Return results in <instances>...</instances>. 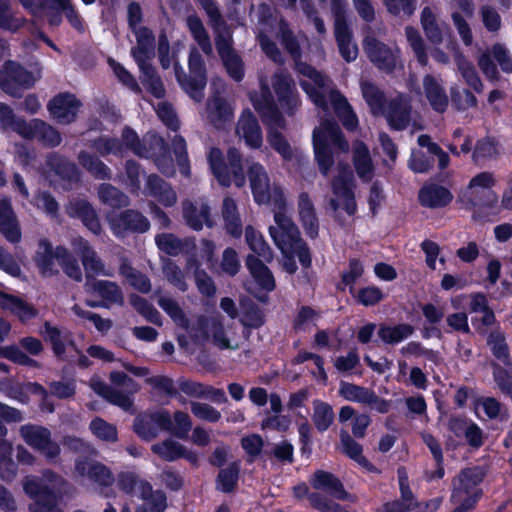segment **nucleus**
Returning <instances> with one entry per match:
<instances>
[{
	"instance_id": "f257e3e1",
	"label": "nucleus",
	"mask_w": 512,
	"mask_h": 512,
	"mask_svg": "<svg viewBox=\"0 0 512 512\" xmlns=\"http://www.w3.org/2000/svg\"><path fill=\"white\" fill-rule=\"evenodd\" d=\"M272 87L278 104L267 85H262L260 94L251 96V102L261 121L268 128L284 129L286 120L282 111L288 116H294L301 104L295 81L287 71H277L272 76Z\"/></svg>"
},
{
	"instance_id": "f03ea898",
	"label": "nucleus",
	"mask_w": 512,
	"mask_h": 512,
	"mask_svg": "<svg viewBox=\"0 0 512 512\" xmlns=\"http://www.w3.org/2000/svg\"><path fill=\"white\" fill-rule=\"evenodd\" d=\"M312 140L315 161L320 173L326 177L335 163L331 146L339 152H348V141L334 120H325L319 128H315Z\"/></svg>"
},
{
	"instance_id": "7ed1b4c3",
	"label": "nucleus",
	"mask_w": 512,
	"mask_h": 512,
	"mask_svg": "<svg viewBox=\"0 0 512 512\" xmlns=\"http://www.w3.org/2000/svg\"><path fill=\"white\" fill-rule=\"evenodd\" d=\"M208 163L213 176L221 187H230L232 181L239 188L244 186L246 178L242 155L235 147H230L227 150V160L220 148L212 147L208 153Z\"/></svg>"
},
{
	"instance_id": "20e7f679",
	"label": "nucleus",
	"mask_w": 512,
	"mask_h": 512,
	"mask_svg": "<svg viewBox=\"0 0 512 512\" xmlns=\"http://www.w3.org/2000/svg\"><path fill=\"white\" fill-rule=\"evenodd\" d=\"M35 82L34 74L17 61L6 60L0 68V88L13 98H21Z\"/></svg>"
},
{
	"instance_id": "39448f33",
	"label": "nucleus",
	"mask_w": 512,
	"mask_h": 512,
	"mask_svg": "<svg viewBox=\"0 0 512 512\" xmlns=\"http://www.w3.org/2000/svg\"><path fill=\"white\" fill-rule=\"evenodd\" d=\"M489 473L487 465H473L462 468L459 473L452 479L450 501L456 504L461 498L469 497L473 494H480L479 500L483 495L480 485Z\"/></svg>"
},
{
	"instance_id": "423d86ee",
	"label": "nucleus",
	"mask_w": 512,
	"mask_h": 512,
	"mask_svg": "<svg viewBox=\"0 0 512 512\" xmlns=\"http://www.w3.org/2000/svg\"><path fill=\"white\" fill-rule=\"evenodd\" d=\"M345 0H332L331 8L334 16V35L341 57L348 63L358 56L357 44L352 43L353 32L347 21Z\"/></svg>"
},
{
	"instance_id": "0eeeda50",
	"label": "nucleus",
	"mask_w": 512,
	"mask_h": 512,
	"mask_svg": "<svg viewBox=\"0 0 512 512\" xmlns=\"http://www.w3.org/2000/svg\"><path fill=\"white\" fill-rule=\"evenodd\" d=\"M110 228L117 238L145 234L150 230L149 219L139 210L128 208L108 218Z\"/></svg>"
},
{
	"instance_id": "6e6552de",
	"label": "nucleus",
	"mask_w": 512,
	"mask_h": 512,
	"mask_svg": "<svg viewBox=\"0 0 512 512\" xmlns=\"http://www.w3.org/2000/svg\"><path fill=\"white\" fill-rule=\"evenodd\" d=\"M21 434L31 448L39 452L49 461L59 457L61 453L60 445L52 440L51 431L38 425H26L21 427Z\"/></svg>"
},
{
	"instance_id": "1a4fd4ad",
	"label": "nucleus",
	"mask_w": 512,
	"mask_h": 512,
	"mask_svg": "<svg viewBox=\"0 0 512 512\" xmlns=\"http://www.w3.org/2000/svg\"><path fill=\"white\" fill-rule=\"evenodd\" d=\"M24 492L34 501L29 506L30 512H62L58 508L59 496L53 488L39 479L27 480Z\"/></svg>"
},
{
	"instance_id": "9d476101",
	"label": "nucleus",
	"mask_w": 512,
	"mask_h": 512,
	"mask_svg": "<svg viewBox=\"0 0 512 512\" xmlns=\"http://www.w3.org/2000/svg\"><path fill=\"white\" fill-rule=\"evenodd\" d=\"M133 430L142 440L151 441L159 430L172 431V417L167 410L140 414L134 419Z\"/></svg>"
},
{
	"instance_id": "9b49d317",
	"label": "nucleus",
	"mask_w": 512,
	"mask_h": 512,
	"mask_svg": "<svg viewBox=\"0 0 512 512\" xmlns=\"http://www.w3.org/2000/svg\"><path fill=\"white\" fill-rule=\"evenodd\" d=\"M400 498L384 502L374 512H411L419 508L420 504L413 493L405 467L397 469Z\"/></svg>"
},
{
	"instance_id": "f8f14e48",
	"label": "nucleus",
	"mask_w": 512,
	"mask_h": 512,
	"mask_svg": "<svg viewBox=\"0 0 512 512\" xmlns=\"http://www.w3.org/2000/svg\"><path fill=\"white\" fill-rule=\"evenodd\" d=\"M21 137L27 140L37 139L43 146L55 148L62 142L60 132L45 121L34 118L21 122L19 126Z\"/></svg>"
},
{
	"instance_id": "ddd939ff",
	"label": "nucleus",
	"mask_w": 512,
	"mask_h": 512,
	"mask_svg": "<svg viewBox=\"0 0 512 512\" xmlns=\"http://www.w3.org/2000/svg\"><path fill=\"white\" fill-rule=\"evenodd\" d=\"M81 106V101L74 94L60 92L50 99L47 110L59 123L71 124L76 120Z\"/></svg>"
},
{
	"instance_id": "4468645a",
	"label": "nucleus",
	"mask_w": 512,
	"mask_h": 512,
	"mask_svg": "<svg viewBox=\"0 0 512 512\" xmlns=\"http://www.w3.org/2000/svg\"><path fill=\"white\" fill-rule=\"evenodd\" d=\"M75 472L101 488L111 487L115 482L114 474L108 466L87 457L76 459Z\"/></svg>"
},
{
	"instance_id": "2eb2a0df",
	"label": "nucleus",
	"mask_w": 512,
	"mask_h": 512,
	"mask_svg": "<svg viewBox=\"0 0 512 512\" xmlns=\"http://www.w3.org/2000/svg\"><path fill=\"white\" fill-rule=\"evenodd\" d=\"M284 257L283 267L288 274H295L298 266L295 260L297 256L303 269H309L312 266V255L307 243L301 239L295 242H282L275 244Z\"/></svg>"
},
{
	"instance_id": "dca6fc26",
	"label": "nucleus",
	"mask_w": 512,
	"mask_h": 512,
	"mask_svg": "<svg viewBox=\"0 0 512 512\" xmlns=\"http://www.w3.org/2000/svg\"><path fill=\"white\" fill-rule=\"evenodd\" d=\"M363 48L368 59L379 69L387 73L394 71L396 57L392 49L374 36H366Z\"/></svg>"
},
{
	"instance_id": "f3484780",
	"label": "nucleus",
	"mask_w": 512,
	"mask_h": 512,
	"mask_svg": "<svg viewBox=\"0 0 512 512\" xmlns=\"http://www.w3.org/2000/svg\"><path fill=\"white\" fill-rule=\"evenodd\" d=\"M42 329L43 340L50 345L52 353L57 360L64 361L66 359L67 347L76 349V344L70 330L54 326L49 321L43 323Z\"/></svg>"
},
{
	"instance_id": "a211bd4d",
	"label": "nucleus",
	"mask_w": 512,
	"mask_h": 512,
	"mask_svg": "<svg viewBox=\"0 0 512 512\" xmlns=\"http://www.w3.org/2000/svg\"><path fill=\"white\" fill-rule=\"evenodd\" d=\"M502 154V146L500 141L494 137L487 135L477 139L472 150V162L482 168L488 163L497 161Z\"/></svg>"
},
{
	"instance_id": "6ab92c4d",
	"label": "nucleus",
	"mask_w": 512,
	"mask_h": 512,
	"mask_svg": "<svg viewBox=\"0 0 512 512\" xmlns=\"http://www.w3.org/2000/svg\"><path fill=\"white\" fill-rule=\"evenodd\" d=\"M418 201L422 207L430 209L444 208L453 201L452 192L439 184H424L418 192Z\"/></svg>"
},
{
	"instance_id": "aec40b11",
	"label": "nucleus",
	"mask_w": 512,
	"mask_h": 512,
	"mask_svg": "<svg viewBox=\"0 0 512 512\" xmlns=\"http://www.w3.org/2000/svg\"><path fill=\"white\" fill-rule=\"evenodd\" d=\"M468 203L474 208L473 219L486 220L490 210L492 213L498 212L499 197L493 189H480L475 192H467Z\"/></svg>"
},
{
	"instance_id": "412c9836",
	"label": "nucleus",
	"mask_w": 512,
	"mask_h": 512,
	"mask_svg": "<svg viewBox=\"0 0 512 512\" xmlns=\"http://www.w3.org/2000/svg\"><path fill=\"white\" fill-rule=\"evenodd\" d=\"M144 193L164 207H172L177 202V195L171 184L157 174L147 176Z\"/></svg>"
},
{
	"instance_id": "4be33fe9",
	"label": "nucleus",
	"mask_w": 512,
	"mask_h": 512,
	"mask_svg": "<svg viewBox=\"0 0 512 512\" xmlns=\"http://www.w3.org/2000/svg\"><path fill=\"white\" fill-rule=\"evenodd\" d=\"M251 192L257 204L270 202L269 177L265 168L258 162L252 163L247 171Z\"/></svg>"
},
{
	"instance_id": "5701e85b",
	"label": "nucleus",
	"mask_w": 512,
	"mask_h": 512,
	"mask_svg": "<svg viewBox=\"0 0 512 512\" xmlns=\"http://www.w3.org/2000/svg\"><path fill=\"white\" fill-rule=\"evenodd\" d=\"M310 485L315 490H321L338 500H346L348 493L341 480L329 471L316 470L309 478Z\"/></svg>"
},
{
	"instance_id": "b1692460",
	"label": "nucleus",
	"mask_w": 512,
	"mask_h": 512,
	"mask_svg": "<svg viewBox=\"0 0 512 512\" xmlns=\"http://www.w3.org/2000/svg\"><path fill=\"white\" fill-rule=\"evenodd\" d=\"M286 209L276 210L274 220L277 227L270 226L269 234L275 244L301 240L299 228L285 213Z\"/></svg>"
},
{
	"instance_id": "393cba45",
	"label": "nucleus",
	"mask_w": 512,
	"mask_h": 512,
	"mask_svg": "<svg viewBox=\"0 0 512 512\" xmlns=\"http://www.w3.org/2000/svg\"><path fill=\"white\" fill-rule=\"evenodd\" d=\"M385 118L391 130H405L411 120V106L400 97L391 99L385 108Z\"/></svg>"
},
{
	"instance_id": "a878e982",
	"label": "nucleus",
	"mask_w": 512,
	"mask_h": 512,
	"mask_svg": "<svg viewBox=\"0 0 512 512\" xmlns=\"http://www.w3.org/2000/svg\"><path fill=\"white\" fill-rule=\"evenodd\" d=\"M0 232L7 241L16 244L21 240V229L10 198L0 199Z\"/></svg>"
},
{
	"instance_id": "bb28decb",
	"label": "nucleus",
	"mask_w": 512,
	"mask_h": 512,
	"mask_svg": "<svg viewBox=\"0 0 512 512\" xmlns=\"http://www.w3.org/2000/svg\"><path fill=\"white\" fill-rule=\"evenodd\" d=\"M298 213L306 235L310 239H316L319 235V220L315 206L307 192H301L298 196Z\"/></svg>"
},
{
	"instance_id": "cd10ccee",
	"label": "nucleus",
	"mask_w": 512,
	"mask_h": 512,
	"mask_svg": "<svg viewBox=\"0 0 512 512\" xmlns=\"http://www.w3.org/2000/svg\"><path fill=\"white\" fill-rule=\"evenodd\" d=\"M77 249L80 252L87 279L94 278V275L112 276L111 273L105 271L103 261L86 239L82 237L78 239Z\"/></svg>"
},
{
	"instance_id": "c85d7f7f",
	"label": "nucleus",
	"mask_w": 512,
	"mask_h": 512,
	"mask_svg": "<svg viewBox=\"0 0 512 512\" xmlns=\"http://www.w3.org/2000/svg\"><path fill=\"white\" fill-rule=\"evenodd\" d=\"M237 130L242 133L245 143L253 148L258 149L263 142L262 130L255 115L250 109H245L238 122Z\"/></svg>"
},
{
	"instance_id": "c756f323",
	"label": "nucleus",
	"mask_w": 512,
	"mask_h": 512,
	"mask_svg": "<svg viewBox=\"0 0 512 512\" xmlns=\"http://www.w3.org/2000/svg\"><path fill=\"white\" fill-rule=\"evenodd\" d=\"M54 259L57 260V246L53 248L49 239L41 238L33 255V261L42 276H52L58 273L54 269Z\"/></svg>"
},
{
	"instance_id": "7c9ffc66",
	"label": "nucleus",
	"mask_w": 512,
	"mask_h": 512,
	"mask_svg": "<svg viewBox=\"0 0 512 512\" xmlns=\"http://www.w3.org/2000/svg\"><path fill=\"white\" fill-rule=\"evenodd\" d=\"M69 214L81 220L83 225L94 235H100L102 226L93 206L84 199H78L70 205Z\"/></svg>"
},
{
	"instance_id": "2f4dec72",
	"label": "nucleus",
	"mask_w": 512,
	"mask_h": 512,
	"mask_svg": "<svg viewBox=\"0 0 512 512\" xmlns=\"http://www.w3.org/2000/svg\"><path fill=\"white\" fill-rule=\"evenodd\" d=\"M140 498L146 503L136 507L135 512H165L167 497L162 490L153 491L148 481L140 483Z\"/></svg>"
},
{
	"instance_id": "473e14b6",
	"label": "nucleus",
	"mask_w": 512,
	"mask_h": 512,
	"mask_svg": "<svg viewBox=\"0 0 512 512\" xmlns=\"http://www.w3.org/2000/svg\"><path fill=\"white\" fill-rule=\"evenodd\" d=\"M423 89L432 109L438 113H444L448 108L449 100L445 89L433 75L424 76Z\"/></svg>"
},
{
	"instance_id": "72a5a7b5",
	"label": "nucleus",
	"mask_w": 512,
	"mask_h": 512,
	"mask_svg": "<svg viewBox=\"0 0 512 512\" xmlns=\"http://www.w3.org/2000/svg\"><path fill=\"white\" fill-rule=\"evenodd\" d=\"M246 267L257 283L266 292H272L275 287V279L269 267L255 255L249 254L246 257Z\"/></svg>"
},
{
	"instance_id": "f704fd0d",
	"label": "nucleus",
	"mask_w": 512,
	"mask_h": 512,
	"mask_svg": "<svg viewBox=\"0 0 512 512\" xmlns=\"http://www.w3.org/2000/svg\"><path fill=\"white\" fill-rule=\"evenodd\" d=\"M4 301L3 310L15 315L18 320L25 324L38 316V310L32 304L12 294H2Z\"/></svg>"
},
{
	"instance_id": "c9c22d12",
	"label": "nucleus",
	"mask_w": 512,
	"mask_h": 512,
	"mask_svg": "<svg viewBox=\"0 0 512 512\" xmlns=\"http://www.w3.org/2000/svg\"><path fill=\"white\" fill-rule=\"evenodd\" d=\"M222 217L224 220V228L228 235L233 238H240L243 233V225L240 214L238 212L235 200L226 196L222 203Z\"/></svg>"
},
{
	"instance_id": "e433bc0d",
	"label": "nucleus",
	"mask_w": 512,
	"mask_h": 512,
	"mask_svg": "<svg viewBox=\"0 0 512 512\" xmlns=\"http://www.w3.org/2000/svg\"><path fill=\"white\" fill-rule=\"evenodd\" d=\"M183 218L186 225L194 231L203 229L205 223L208 227L213 226L211 220L210 207L207 204H202L200 209L192 202L183 204Z\"/></svg>"
},
{
	"instance_id": "4c0bfd02",
	"label": "nucleus",
	"mask_w": 512,
	"mask_h": 512,
	"mask_svg": "<svg viewBox=\"0 0 512 512\" xmlns=\"http://www.w3.org/2000/svg\"><path fill=\"white\" fill-rule=\"evenodd\" d=\"M46 162L49 168L62 180L69 183H77L80 180L78 167L66 157L58 153H51Z\"/></svg>"
},
{
	"instance_id": "58836bf2",
	"label": "nucleus",
	"mask_w": 512,
	"mask_h": 512,
	"mask_svg": "<svg viewBox=\"0 0 512 512\" xmlns=\"http://www.w3.org/2000/svg\"><path fill=\"white\" fill-rule=\"evenodd\" d=\"M423 442L430 450L436 463V470L426 471L425 479L427 482L440 480L445 475L444 457L441 443L432 434L423 435Z\"/></svg>"
},
{
	"instance_id": "ea45409f",
	"label": "nucleus",
	"mask_w": 512,
	"mask_h": 512,
	"mask_svg": "<svg viewBox=\"0 0 512 512\" xmlns=\"http://www.w3.org/2000/svg\"><path fill=\"white\" fill-rule=\"evenodd\" d=\"M78 161L79 164L95 179L111 180V169L96 155L82 150L78 154Z\"/></svg>"
},
{
	"instance_id": "a19ab883",
	"label": "nucleus",
	"mask_w": 512,
	"mask_h": 512,
	"mask_svg": "<svg viewBox=\"0 0 512 512\" xmlns=\"http://www.w3.org/2000/svg\"><path fill=\"white\" fill-rule=\"evenodd\" d=\"M240 469V460L232 461L226 468L220 469L215 481L216 489L223 493H232L238 485Z\"/></svg>"
},
{
	"instance_id": "79ce46f5",
	"label": "nucleus",
	"mask_w": 512,
	"mask_h": 512,
	"mask_svg": "<svg viewBox=\"0 0 512 512\" xmlns=\"http://www.w3.org/2000/svg\"><path fill=\"white\" fill-rule=\"evenodd\" d=\"M414 333V327L408 323H399L394 326L381 324L378 329L379 338L387 345L398 344Z\"/></svg>"
},
{
	"instance_id": "37998d69",
	"label": "nucleus",
	"mask_w": 512,
	"mask_h": 512,
	"mask_svg": "<svg viewBox=\"0 0 512 512\" xmlns=\"http://www.w3.org/2000/svg\"><path fill=\"white\" fill-rule=\"evenodd\" d=\"M361 89L371 113L375 116L384 114L388 104L384 92L372 82L362 83Z\"/></svg>"
},
{
	"instance_id": "c03bdc74",
	"label": "nucleus",
	"mask_w": 512,
	"mask_h": 512,
	"mask_svg": "<svg viewBox=\"0 0 512 512\" xmlns=\"http://www.w3.org/2000/svg\"><path fill=\"white\" fill-rule=\"evenodd\" d=\"M239 322L242 326L259 329L265 325L266 315L252 300L242 301Z\"/></svg>"
},
{
	"instance_id": "a18cd8bd",
	"label": "nucleus",
	"mask_w": 512,
	"mask_h": 512,
	"mask_svg": "<svg viewBox=\"0 0 512 512\" xmlns=\"http://www.w3.org/2000/svg\"><path fill=\"white\" fill-rule=\"evenodd\" d=\"M186 24L191 33V36L199 45L203 53L210 55L213 51L210 36L200 17L197 14L188 15Z\"/></svg>"
},
{
	"instance_id": "49530a36",
	"label": "nucleus",
	"mask_w": 512,
	"mask_h": 512,
	"mask_svg": "<svg viewBox=\"0 0 512 512\" xmlns=\"http://www.w3.org/2000/svg\"><path fill=\"white\" fill-rule=\"evenodd\" d=\"M335 414L332 406L320 399L313 401L312 421L316 430L320 433L327 431L334 423Z\"/></svg>"
},
{
	"instance_id": "de8ad7c7",
	"label": "nucleus",
	"mask_w": 512,
	"mask_h": 512,
	"mask_svg": "<svg viewBox=\"0 0 512 512\" xmlns=\"http://www.w3.org/2000/svg\"><path fill=\"white\" fill-rule=\"evenodd\" d=\"M98 196L100 201L113 209H121L129 206V197L117 187L103 183L99 186Z\"/></svg>"
},
{
	"instance_id": "09e8293b",
	"label": "nucleus",
	"mask_w": 512,
	"mask_h": 512,
	"mask_svg": "<svg viewBox=\"0 0 512 512\" xmlns=\"http://www.w3.org/2000/svg\"><path fill=\"white\" fill-rule=\"evenodd\" d=\"M177 81L188 96L195 102H201L204 98V90L207 84V78L187 75L185 73H176Z\"/></svg>"
},
{
	"instance_id": "8fccbe9b",
	"label": "nucleus",
	"mask_w": 512,
	"mask_h": 512,
	"mask_svg": "<svg viewBox=\"0 0 512 512\" xmlns=\"http://www.w3.org/2000/svg\"><path fill=\"white\" fill-rule=\"evenodd\" d=\"M455 62L461 76L466 84L470 86L476 93H482L484 85L475 69V66L463 54L455 57Z\"/></svg>"
},
{
	"instance_id": "3c124183",
	"label": "nucleus",
	"mask_w": 512,
	"mask_h": 512,
	"mask_svg": "<svg viewBox=\"0 0 512 512\" xmlns=\"http://www.w3.org/2000/svg\"><path fill=\"white\" fill-rule=\"evenodd\" d=\"M420 22L429 42L433 45H440L443 42V33L430 7L423 8Z\"/></svg>"
},
{
	"instance_id": "603ef678",
	"label": "nucleus",
	"mask_w": 512,
	"mask_h": 512,
	"mask_svg": "<svg viewBox=\"0 0 512 512\" xmlns=\"http://www.w3.org/2000/svg\"><path fill=\"white\" fill-rule=\"evenodd\" d=\"M353 164L355 171L362 180H371L373 176V163L367 146L361 143L354 151Z\"/></svg>"
},
{
	"instance_id": "864d4df0",
	"label": "nucleus",
	"mask_w": 512,
	"mask_h": 512,
	"mask_svg": "<svg viewBox=\"0 0 512 512\" xmlns=\"http://www.w3.org/2000/svg\"><path fill=\"white\" fill-rule=\"evenodd\" d=\"M57 261L69 278L77 282L82 281L83 274L78 261L65 246H57Z\"/></svg>"
},
{
	"instance_id": "5fc2aeb1",
	"label": "nucleus",
	"mask_w": 512,
	"mask_h": 512,
	"mask_svg": "<svg viewBox=\"0 0 512 512\" xmlns=\"http://www.w3.org/2000/svg\"><path fill=\"white\" fill-rule=\"evenodd\" d=\"M354 178L352 171L343 167L338 175H336L331 181L332 192L335 196L344 198L351 196L354 193Z\"/></svg>"
},
{
	"instance_id": "6e6d98bb",
	"label": "nucleus",
	"mask_w": 512,
	"mask_h": 512,
	"mask_svg": "<svg viewBox=\"0 0 512 512\" xmlns=\"http://www.w3.org/2000/svg\"><path fill=\"white\" fill-rule=\"evenodd\" d=\"M405 36L415 54L417 62L422 67H425L428 64L429 57L425 42L419 30L414 26L408 25L405 27Z\"/></svg>"
},
{
	"instance_id": "4d7b16f0",
	"label": "nucleus",
	"mask_w": 512,
	"mask_h": 512,
	"mask_svg": "<svg viewBox=\"0 0 512 512\" xmlns=\"http://www.w3.org/2000/svg\"><path fill=\"white\" fill-rule=\"evenodd\" d=\"M95 391L105 398L108 402L124 410H129L133 406L131 397L123 391L117 390L105 383H99L94 388Z\"/></svg>"
},
{
	"instance_id": "13d9d810",
	"label": "nucleus",
	"mask_w": 512,
	"mask_h": 512,
	"mask_svg": "<svg viewBox=\"0 0 512 512\" xmlns=\"http://www.w3.org/2000/svg\"><path fill=\"white\" fill-rule=\"evenodd\" d=\"M129 302L132 307L147 321L158 326L162 325L161 314L147 299L139 296L138 294L132 293L129 296Z\"/></svg>"
},
{
	"instance_id": "bf43d9fd",
	"label": "nucleus",
	"mask_w": 512,
	"mask_h": 512,
	"mask_svg": "<svg viewBox=\"0 0 512 512\" xmlns=\"http://www.w3.org/2000/svg\"><path fill=\"white\" fill-rule=\"evenodd\" d=\"M364 267L362 262L357 258H352L348 262V269L341 274V280L337 284V289L344 291L349 286V293L353 295L355 291L354 284L363 275Z\"/></svg>"
},
{
	"instance_id": "052dcab7",
	"label": "nucleus",
	"mask_w": 512,
	"mask_h": 512,
	"mask_svg": "<svg viewBox=\"0 0 512 512\" xmlns=\"http://www.w3.org/2000/svg\"><path fill=\"white\" fill-rule=\"evenodd\" d=\"M184 446L172 439H165L162 442L155 443L151 446V451L161 459L173 462L181 459Z\"/></svg>"
},
{
	"instance_id": "680f3d73",
	"label": "nucleus",
	"mask_w": 512,
	"mask_h": 512,
	"mask_svg": "<svg viewBox=\"0 0 512 512\" xmlns=\"http://www.w3.org/2000/svg\"><path fill=\"white\" fill-rule=\"evenodd\" d=\"M89 429L96 438L104 442L114 443L118 440L117 427L101 417L93 418Z\"/></svg>"
},
{
	"instance_id": "e2e57ef3",
	"label": "nucleus",
	"mask_w": 512,
	"mask_h": 512,
	"mask_svg": "<svg viewBox=\"0 0 512 512\" xmlns=\"http://www.w3.org/2000/svg\"><path fill=\"white\" fill-rule=\"evenodd\" d=\"M271 127L267 132V141L271 148L276 151L283 160L291 161L293 158V151L290 143L286 137L276 129Z\"/></svg>"
},
{
	"instance_id": "0e129e2a",
	"label": "nucleus",
	"mask_w": 512,
	"mask_h": 512,
	"mask_svg": "<svg viewBox=\"0 0 512 512\" xmlns=\"http://www.w3.org/2000/svg\"><path fill=\"white\" fill-rule=\"evenodd\" d=\"M158 305L177 326L188 329L189 319L176 300L169 297H161L158 300Z\"/></svg>"
},
{
	"instance_id": "69168bd1",
	"label": "nucleus",
	"mask_w": 512,
	"mask_h": 512,
	"mask_svg": "<svg viewBox=\"0 0 512 512\" xmlns=\"http://www.w3.org/2000/svg\"><path fill=\"white\" fill-rule=\"evenodd\" d=\"M94 289L104 301L118 305L124 304L123 292L117 283L108 280H98L94 284Z\"/></svg>"
},
{
	"instance_id": "338daca9",
	"label": "nucleus",
	"mask_w": 512,
	"mask_h": 512,
	"mask_svg": "<svg viewBox=\"0 0 512 512\" xmlns=\"http://www.w3.org/2000/svg\"><path fill=\"white\" fill-rule=\"evenodd\" d=\"M280 42L283 48L290 54L294 60H300L301 47L299 41L290 29L288 23L284 20L279 25Z\"/></svg>"
},
{
	"instance_id": "774afa93",
	"label": "nucleus",
	"mask_w": 512,
	"mask_h": 512,
	"mask_svg": "<svg viewBox=\"0 0 512 512\" xmlns=\"http://www.w3.org/2000/svg\"><path fill=\"white\" fill-rule=\"evenodd\" d=\"M121 138L125 149L130 150L138 157L148 158L147 146L133 128L125 126L122 129Z\"/></svg>"
}]
</instances>
